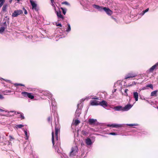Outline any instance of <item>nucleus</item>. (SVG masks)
I'll return each mask as SVG.
<instances>
[{
	"label": "nucleus",
	"instance_id": "18",
	"mask_svg": "<svg viewBox=\"0 0 158 158\" xmlns=\"http://www.w3.org/2000/svg\"><path fill=\"white\" fill-rule=\"evenodd\" d=\"M134 97L136 101L138 100V93L137 92H134L133 93Z\"/></svg>",
	"mask_w": 158,
	"mask_h": 158
},
{
	"label": "nucleus",
	"instance_id": "10",
	"mask_svg": "<svg viewBox=\"0 0 158 158\" xmlns=\"http://www.w3.org/2000/svg\"><path fill=\"white\" fill-rule=\"evenodd\" d=\"M113 109L116 111H122L123 112V107L121 106H117L114 107Z\"/></svg>",
	"mask_w": 158,
	"mask_h": 158
},
{
	"label": "nucleus",
	"instance_id": "12",
	"mask_svg": "<svg viewBox=\"0 0 158 158\" xmlns=\"http://www.w3.org/2000/svg\"><path fill=\"white\" fill-rule=\"evenodd\" d=\"M137 76L136 74L133 73H129L126 75L124 79H127L129 78L134 77Z\"/></svg>",
	"mask_w": 158,
	"mask_h": 158
},
{
	"label": "nucleus",
	"instance_id": "11",
	"mask_svg": "<svg viewBox=\"0 0 158 158\" xmlns=\"http://www.w3.org/2000/svg\"><path fill=\"white\" fill-rule=\"evenodd\" d=\"M107 126L109 127L118 128L122 127L123 126V125L121 124H108L107 125Z\"/></svg>",
	"mask_w": 158,
	"mask_h": 158
},
{
	"label": "nucleus",
	"instance_id": "22",
	"mask_svg": "<svg viewBox=\"0 0 158 158\" xmlns=\"http://www.w3.org/2000/svg\"><path fill=\"white\" fill-rule=\"evenodd\" d=\"M52 142L53 146L54 145V132L52 131Z\"/></svg>",
	"mask_w": 158,
	"mask_h": 158
},
{
	"label": "nucleus",
	"instance_id": "43",
	"mask_svg": "<svg viewBox=\"0 0 158 158\" xmlns=\"http://www.w3.org/2000/svg\"><path fill=\"white\" fill-rule=\"evenodd\" d=\"M56 26H59V27H62V25L61 23H58V24H57L56 25Z\"/></svg>",
	"mask_w": 158,
	"mask_h": 158
},
{
	"label": "nucleus",
	"instance_id": "21",
	"mask_svg": "<svg viewBox=\"0 0 158 158\" xmlns=\"http://www.w3.org/2000/svg\"><path fill=\"white\" fill-rule=\"evenodd\" d=\"M0 112H5V114H3V115H7V114H6L5 113H8V114L9 113H10V112H13L14 111H10V112L9 111H5L2 109H1L0 108Z\"/></svg>",
	"mask_w": 158,
	"mask_h": 158
},
{
	"label": "nucleus",
	"instance_id": "28",
	"mask_svg": "<svg viewBox=\"0 0 158 158\" xmlns=\"http://www.w3.org/2000/svg\"><path fill=\"white\" fill-rule=\"evenodd\" d=\"M146 86L147 88L149 87L152 89H153V85L152 84L148 85H146Z\"/></svg>",
	"mask_w": 158,
	"mask_h": 158
},
{
	"label": "nucleus",
	"instance_id": "56",
	"mask_svg": "<svg viewBox=\"0 0 158 158\" xmlns=\"http://www.w3.org/2000/svg\"><path fill=\"white\" fill-rule=\"evenodd\" d=\"M114 19H115V18H114Z\"/></svg>",
	"mask_w": 158,
	"mask_h": 158
},
{
	"label": "nucleus",
	"instance_id": "58",
	"mask_svg": "<svg viewBox=\"0 0 158 158\" xmlns=\"http://www.w3.org/2000/svg\"><path fill=\"white\" fill-rule=\"evenodd\" d=\"M157 109H158V106L157 107Z\"/></svg>",
	"mask_w": 158,
	"mask_h": 158
},
{
	"label": "nucleus",
	"instance_id": "49",
	"mask_svg": "<svg viewBox=\"0 0 158 158\" xmlns=\"http://www.w3.org/2000/svg\"><path fill=\"white\" fill-rule=\"evenodd\" d=\"M137 83L136 82H135V81L132 82V85H136Z\"/></svg>",
	"mask_w": 158,
	"mask_h": 158
},
{
	"label": "nucleus",
	"instance_id": "55",
	"mask_svg": "<svg viewBox=\"0 0 158 158\" xmlns=\"http://www.w3.org/2000/svg\"><path fill=\"white\" fill-rule=\"evenodd\" d=\"M3 79V78H1V79Z\"/></svg>",
	"mask_w": 158,
	"mask_h": 158
},
{
	"label": "nucleus",
	"instance_id": "3",
	"mask_svg": "<svg viewBox=\"0 0 158 158\" xmlns=\"http://www.w3.org/2000/svg\"><path fill=\"white\" fill-rule=\"evenodd\" d=\"M92 6L93 8L98 10L99 11L102 12L104 10L109 15H111L113 13L112 11L109 8L103 7L96 4L93 5Z\"/></svg>",
	"mask_w": 158,
	"mask_h": 158
},
{
	"label": "nucleus",
	"instance_id": "54",
	"mask_svg": "<svg viewBox=\"0 0 158 158\" xmlns=\"http://www.w3.org/2000/svg\"><path fill=\"white\" fill-rule=\"evenodd\" d=\"M20 0H17V1H18V2H19V1H20Z\"/></svg>",
	"mask_w": 158,
	"mask_h": 158
},
{
	"label": "nucleus",
	"instance_id": "19",
	"mask_svg": "<svg viewBox=\"0 0 158 158\" xmlns=\"http://www.w3.org/2000/svg\"><path fill=\"white\" fill-rule=\"evenodd\" d=\"M15 114H20V118L21 119H24V116L23 114L21 112H15Z\"/></svg>",
	"mask_w": 158,
	"mask_h": 158
},
{
	"label": "nucleus",
	"instance_id": "48",
	"mask_svg": "<svg viewBox=\"0 0 158 158\" xmlns=\"http://www.w3.org/2000/svg\"><path fill=\"white\" fill-rule=\"evenodd\" d=\"M116 89H113L112 91V93L113 94L115 92H116Z\"/></svg>",
	"mask_w": 158,
	"mask_h": 158
},
{
	"label": "nucleus",
	"instance_id": "24",
	"mask_svg": "<svg viewBox=\"0 0 158 158\" xmlns=\"http://www.w3.org/2000/svg\"><path fill=\"white\" fill-rule=\"evenodd\" d=\"M157 92V90H155L151 92V96H156V93Z\"/></svg>",
	"mask_w": 158,
	"mask_h": 158
},
{
	"label": "nucleus",
	"instance_id": "13",
	"mask_svg": "<svg viewBox=\"0 0 158 158\" xmlns=\"http://www.w3.org/2000/svg\"><path fill=\"white\" fill-rule=\"evenodd\" d=\"M88 122L90 125H95L97 124V120L96 119H94L93 118L89 119L88 120Z\"/></svg>",
	"mask_w": 158,
	"mask_h": 158
},
{
	"label": "nucleus",
	"instance_id": "9",
	"mask_svg": "<svg viewBox=\"0 0 158 158\" xmlns=\"http://www.w3.org/2000/svg\"><path fill=\"white\" fill-rule=\"evenodd\" d=\"M157 66H158V62L150 68L147 71V72L148 73H152Z\"/></svg>",
	"mask_w": 158,
	"mask_h": 158
},
{
	"label": "nucleus",
	"instance_id": "20",
	"mask_svg": "<svg viewBox=\"0 0 158 158\" xmlns=\"http://www.w3.org/2000/svg\"><path fill=\"white\" fill-rule=\"evenodd\" d=\"M24 132L25 134V135L26 136V137H25V139L27 140L28 139L29 136V133H27V131L24 130Z\"/></svg>",
	"mask_w": 158,
	"mask_h": 158
},
{
	"label": "nucleus",
	"instance_id": "36",
	"mask_svg": "<svg viewBox=\"0 0 158 158\" xmlns=\"http://www.w3.org/2000/svg\"><path fill=\"white\" fill-rule=\"evenodd\" d=\"M3 26H4L3 27H5V29L6 28V27H7V23H6V21L5 22L3 23Z\"/></svg>",
	"mask_w": 158,
	"mask_h": 158
},
{
	"label": "nucleus",
	"instance_id": "26",
	"mask_svg": "<svg viewBox=\"0 0 158 158\" xmlns=\"http://www.w3.org/2000/svg\"><path fill=\"white\" fill-rule=\"evenodd\" d=\"M5 29V27H1L0 28V33H1L3 32Z\"/></svg>",
	"mask_w": 158,
	"mask_h": 158
},
{
	"label": "nucleus",
	"instance_id": "32",
	"mask_svg": "<svg viewBox=\"0 0 158 158\" xmlns=\"http://www.w3.org/2000/svg\"><path fill=\"white\" fill-rule=\"evenodd\" d=\"M24 125L22 124H19L16 125V127L21 128L23 127Z\"/></svg>",
	"mask_w": 158,
	"mask_h": 158
},
{
	"label": "nucleus",
	"instance_id": "6",
	"mask_svg": "<svg viewBox=\"0 0 158 158\" xmlns=\"http://www.w3.org/2000/svg\"><path fill=\"white\" fill-rule=\"evenodd\" d=\"M30 3L32 6V9L36 11H38L39 10V7L37 6L36 2L32 0H30Z\"/></svg>",
	"mask_w": 158,
	"mask_h": 158
},
{
	"label": "nucleus",
	"instance_id": "45",
	"mask_svg": "<svg viewBox=\"0 0 158 158\" xmlns=\"http://www.w3.org/2000/svg\"><path fill=\"white\" fill-rule=\"evenodd\" d=\"M145 14V13H144V12L143 11L140 14V15H141V16H143L144 14Z\"/></svg>",
	"mask_w": 158,
	"mask_h": 158
},
{
	"label": "nucleus",
	"instance_id": "15",
	"mask_svg": "<svg viewBox=\"0 0 158 158\" xmlns=\"http://www.w3.org/2000/svg\"><path fill=\"white\" fill-rule=\"evenodd\" d=\"M99 101L97 100H91L90 101V104L92 106H98L99 105Z\"/></svg>",
	"mask_w": 158,
	"mask_h": 158
},
{
	"label": "nucleus",
	"instance_id": "40",
	"mask_svg": "<svg viewBox=\"0 0 158 158\" xmlns=\"http://www.w3.org/2000/svg\"><path fill=\"white\" fill-rule=\"evenodd\" d=\"M4 2V0H0V4L3 5Z\"/></svg>",
	"mask_w": 158,
	"mask_h": 158
},
{
	"label": "nucleus",
	"instance_id": "41",
	"mask_svg": "<svg viewBox=\"0 0 158 158\" xmlns=\"http://www.w3.org/2000/svg\"><path fill=\"white\" fill-rule=\"evenodd\" d=\"M23 9L24 10V14L25 15H26L27 14V10L25 9L24 7L23 8Z\"/></svg>",
	"mask_w": 158,
	"mask_h": 158
},
{
	"label": "nucleus",
	"instance_id": "8",
	"mask_svg": "<svg viewBox=\"0 0 158 158\" xmlns=\"http://www.w3.org/2000/svg\"><path fill=\"white\" fill-rule=\"evenodd\" d=\"M23 11L22 10H15L12 13V16L13 17H16L18 15L22 14Z\"/></svg>",
	"mask_w": 158,
	"mask_h": 158
},
{
	"label": "nucleus",
	"instance_id": "57",
	"mask_svg": "<svg viewBox=\"0 0 158 158\" xmlns=\"http://www.w3.org/2000/svg\"><path fill=\"white\" fill-rule=\"evenodd\" d=\"M146 101L148 102V100H146Z\"/></svg>",
	"mask_w": 158,
	"mask_h": 158
},
{
	"label": "nucleus",
	"instance_id": "5",
	"mask_svg": "<svg viewBox=\"0 0 158 158\" xmlns=\"http://www.w3.org/2000/svg\"><path fill=\"white\" fill-rule=\"evenodd\" d=\"M91 98V97H86V98H83L80 101V103H78L77 104V108L75 112V115L76 117H79L80 116V114H81L80 109L82 107V104H81L82 102L84 101L85 99H89L90 98Z\"/></svg>",
	"mask_w": 158,
	"mask_h": 158
},
{
	"label": "nucleus",
	"instance_id": "42",
	"mask_svg": "<svg viewBox=\"0 0 158 158\" xmlns=\"http://www.w3.org/2000/svg\"><path fill=\"white\" fill-rule=\"evenodd\" d=\"M147 89L148 88H147V86H146V87H143V88H142L141 90L146 89Z\"/></svg>",
	"mask_w": 158,
	"mask_h": 158
},
{
	"label": "nucleus",
	"instance_id": "25",
	"mask_svg": "<svg viewBox=\"0 0 158 158\" xmlns=\"http://www.w3.org/2000/svg\"><path fill=\"white\" fill-rule=\"evenodd\" d=\"M68 28L66 30L67 32H69L71 31V27L70 24L69 23L67 24Z\"/></svg>",
	"mask_w": 158,
	"mask_h": 158
},
{
	"label": "nucleus",
	"instance_id": "47",
	"mask_svg": "<svg viewBox=\"0 0 158 158\" xmlns=\"http://www.w3.org/2000/svg\"><path fill=\"white\" fill-rule=\"evenodd\" d=\"M92 98L94 99H98V98L96 97H95L94 98Z\"/></svg>",
	"mask_w": 158,
	"mask_h": 158
},
{
	"label": "nucleus",
	"instance_id": "23",
	"mask_svg": "<svg viewBox=\"0 0 158 158\" xmlns=\"http://www.w3.org/2000/svg\"><path fill=\"white\" fill-rule=\"evenodd\" d=\"M60 9L62 10L63 14L65 15L66 13L67 9L66 8L63 7H60Z\"/></svg>",
	"mask_w": 158,
	"mask_h": 158
},
{
	"label": "nucleus",
	"instance_id": "33",
	"mask_svg": "<svg viewBox=\"0 0 158 158\" xmlns=\"http://www.w3.org/2000/svg\"><path fill=\"white\" fill-rule=\"evenodd\" d=\"M109 135H117V133L115 132H110L108 134Z\"/></svg>",
	"mask_w": 158,
	"mask_h": 158
},
{
	"label": "nucleus",
	"instance_id": "1",
	"mask_svg": "<svg viewBox=\"0 0 158 158\" xmlns=\"http://www.w3.org/2000/svg\"><path fill=\"white\" fill-rule=\"evenodd\" d=\"M44 94L48 96V98L51 100V105L52 108V112L54 114L55 123V138L58 141V135L60 131V126L59 124V118L57 113H56V103L54 98H52V94L48 91L44 92Z\"/></svg>",
	"mask_w": 158,
	"mask_h": 158
},
{
	"label": "nucleus",
	"instance_id": "39",
	"mask_svg": "<svg viewBox=\"0 0 158 158\" xmlns=\"http://www.w3.org/2000/svg\"><path fill=\"white\" fill-rule=\"evenodd\" d=\"M82 134L84 135H86L88 134V133L85 131H82Z\"/></svg>",
	"mask_w": 158,
	"mask_h": 158
},
{
	"label": "nucleus",
	"instance_id": "35",
	"mask_svg": "<svg viewBox=\"0 0 158 158\" xmlns=\"http://www.w3.org/2000/svg\"><path fill=\"white\" fill-rule=\"evenodd\" d=\"M128 91V89H125L124 90V92L125 93V95L126 96H128V94H127V92Z\"/></svg>",
	"mask_w": 158,
	"mask_h": 158
},
{
	"label": "nucleus",
	"instance_id": "4",
	"mask_svg": "<svg viewBox=\"0 0 158 158\" xmlns=\"http://www.w3.org/2000/svg\"><path fill=\"white\" fill-rule=\"evenodd\" d=\"M51 5L52 6L53 9L55 10V13L56 15L57 18L60 20H63L64 19V17L61 15V12L58 7V9L57 10L55 5L54 0H51Z\"/></svg>",
	"mask_w": 158,
	"mask_h": 158
},
{
	"label": "nucleus",
	"instance_id": "31",
	"mask_svg": "<svg viewBox=\"0 0 158 158\" xmlns=\"http://www.w3.org/2000/svg\"><path fill=\"white\" fill-rule=\"evenodd\" d=\"M127 125L129 126H136L138 125V124H127Z\"/></svg>",
	"mask_w": 158,
	"mask_h": 158
},
{
	"label": "nucleus",
	"instance_id": "53",
	"mask_svg": "<svg viewBox=\"0 0 158 158\" xmlns=\"http://www.w3.org/2000/svg\"><path fill=\"white\" fill-rule=\"evenodd\" d=\"M139 135H141V133H139Z\"/></svg>",
	"mask_w": 158,
	"mask_h": 158
},
{
	"label": "nucleus",
	"instance_id": "29",
	"mask_svg": "<svg viewBox=\"0 0 158 158\" xmlns=\"http://www.w3.org/2000/svg\"><path fill=\"white\" fill-rule=\"evenodd\" d=\"M80 123V122L77 119L75 120L74 124L75 125H77Z\"/></svg>",
	"mask_w": 158,
	"mask_h": 158
},
{
	"label": "nucleus",
	"instance_id": "50",
	"mask_svg": "<svg viewBox=\"0 0 158 158\" xmlns=\"http://www.w3.org/2000/svg\"><path fill=\"white\" fill-rule=\"evenodd\" d=\"M12 1V0H10L9 2H10V3H11Z\"/></svg>",
	"mask_w": 158,
	"mask_h": 158
},
{
	"label": "nucleus",
	"instance_id": "38",
	"mask_svg": "<svg viewBox=\"0 0 158 158\" xmlns=\"http://www.w3.org/2000/svg\"><path fill=\"white\" fill-rule=\"evenodd\" d=\"M15 85H16L17 86H24V85L19 83H16L15 84Z\"/></svg>",
	"mask_w": 158,
	"mask_h": 158
},
{
	"label": "nucleus",
	"instance_id": "16",
	"mask_svg": "<svg viewBox=\"0 0 158 158\" xmlns=\"http://www.w3.org/2000/svg\"><path fill=\"white\" fill-rule=\"evenodd\" d=\"M132 105L131 104H127L125 107H123V111H127L130 110L132 107Z\"/></svg>",
	"mask_w": 158,
	"mask_h": 158
},
{
	"label": "nucleus",
	"instance_id": "46",
	"mask_svg": "<svg viewBox=\"0 0 158 158\" xmlns=\"http://www.w3.org/2000/svg\"><path fill=\"white\" fill-rule=\"evenodd\" d=\"M4 98V97L0 94V99H2Z\"/></svg>",
	"mask_w": 158,
	"mask_h": 158
},
{
	"label": "nucleus",
	"instance_id": "37",
	"mask_svg": "<svg viewBox=\"0 0 158 158\" xmlns=\"http://www.w3.org/2000/svg\"><path fill=\"white\" fill-rule=\"evenodd\" d=\"M52 120V118L50 116L48 117V122H51Z\"/></svg>",
	"mask_w": 158,
	"mask_h": 158
},
{
	"label": "nucleus",
	"instance_id": "2",
	"mask_svg": "<svg viewBox=\"0 0 158 158\" xmlns=\"http://www.w3.org/2000/svg\"><path fill=\"white\" fill-rule=\"evenodd\" d=\"M60 143H57L55 146V148L56 151L57 153H60L61 154V158H76V155L78 149L77 146H74L73 147L71 148V151L70 153L69 158L65 154H62V150L60 148L59 149L60 147Z\"/></svg>",
	"mask_w": 158,
	"mask_h": 158
},
{
	"label": "nucleus",
	"instance_id": "27",
	"mask_svg": "<svg viewBox=\"0 0 158 158\" xmlns=\"http://www.w3.org/2000/svg\"><path fill=\"white\" fill-rule=\"evenodd\" d=\"M7 6L6 5H4L2 8V11H6Z\"/></svg>",
	"mask_w": 158,
	"mask_h": 158
},
{
	"label": "nucleus",
	"instance_id": "34",
	"mask_svg": "<svg viewBox=\"0 0 158 158\" xmlns=\"http://www.w3.org/2000/svg\"><path fill=\"white\" fill-rule=\"evenodd\" d=\"M9 137L10 138V141H12L14 139V138L11 135H10L9 136Z\"/></svg>",
	"mask_w": 158,
	"mask_h": 158
},
{
	"label": "nucleus",
	"instance_id": "44",
	"mask_svg": "<svg viewBox=\"0 0 158 158\" xmlns=\"http://www.w3.org/2000/svg\"><path fill=\"white\" fill-rule=\"evenodd\" d=\"M148 10H149L148 8H147V9H146L145 10H143V11L145 13L146 12H148Z\"/></svg>",
	"mask_w": 158,
	"mask_h": 158
},
{
	"label": "nucleus",
	"instance_id": "52",
	"mask_svg": "<svg viewBox=\"0 0 158 158\" xmlns=\"http://www.w3.org/2000/svg\"><path fill=\"white\" fill-rule=\"evenodd\" d=\"M146 132H143V134H146Z\"/></svg>",
	"mask_w": 158,
	"mask_h": 158
},
{
	"label": "nucleus",
	"instance_id": "17",
	"mask_svg": "<svg viewBox=\"0 0 158 158\" xmlns=\"http://www.w3.org/2000/svg\"><path fill=\"white\" fill-rule=\"evenodd\" d=\"M85 142L86 144L88 145H90L92 144L91 140L89 138H87L85 139Z\"/></svg>",
	"mask_w": 158,
	"mask_h": 158
},
{
	"label": "nucleus",
	"instance_id": "14",
	"mask_svg": "<svg viewBox=\"0 0 158 158\" xmlns=\"http://www.w3.org/2000/svg\"><path fill=\"white\" fill-rule=\"evenodd\" d=\"M99 105L102 106L103 107L105 108L107 107L108 106L107 102L103 100L102 101L99 102Z\"/></svg>",
	"mask_w": 158,
	"mask_h": 158
},
{
	"label": "nucleus",
	"instance_id": "7",
	"mask_svg": "<svg viewBox=\"0 0 158 158\" xmlns=\"http://www.w3.org/2000/svg\"><path fill=\"white\" fill-rule=\"evenodd\" d=\"M22 95L25 97H28L31 99H33L34 98V96L31 93H29L24 91L22 93Z\"/></svg>",
	"mask_w": 158,
	"mask_h": 158
},
{
	"label": "nucleus",
	"instance_id": "51",
	"mask_svg": "<svg viewBox=\"0 0 158 158\" xmlns=\"http://www.w3.org/2000/svg\"><path fill=\"white\" fill-rule=\"evenodd\" d=\"M2 5L0 4V8L2 7Z\"/></svg>",
	"mask_w": 158,
	"mask_h": 158
},
{
	"label": "nucleus",
	"instance_id": "30",
	"mask_svg": "<svg viewBox=\"0 0 158 158\" xmlns=\"http://www.w3.org/2000/svg\"><path fill=\"white\" fill-rule=\"evenodd\" d=\"M62 4H65L68 6H69L70 4L67 2L65 1L62 2Z\"/></svg>",
	"mask_w": 158,
	"mask_h": 158
}]
</instances>
